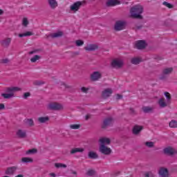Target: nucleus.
Listing matches in <instances>:
<instances>
[{"label":"nucleus","instance_id":"f257e3e1","mask_svg":"<svg viewBox=\"0 0 177 177\" xmlns=\"http://www.w3.org/2000/svg\"><path fill=\"white\" fill-rule=\"evenodd\" d=\"M131 17L133 19H138L139 20H143V7L140 5H136L133 6L130 10Z\"/></svg>","mask_w":177,"mask_h":177},{"label":"nucleus","instance_id":"f03ea898","mask_svg":"<svg viewBox=\"0 0 177 177\" xmlns=\"http://www.w3.org/2000/svg\"><path fill=\"white\" fill-rule=\"evenodd\" d=\"M85 5H86V0L76 1L70 6V10L75 13V12H78V10H80L82 6H85Z\"/></svg>","mask_w":177,"mask_h":177},{"label":"nucleus","instance_id":"7ed1b4c3","mask_svg":"<svg viewBox=\"0 0 177 177\" xmlns=\"http://www.w3.org/2000/svg\"><path fill=\"white\" fill-rule=\"evenodd\" d=\"M127 27V21L118 20L116 21L114 25L115 31H122V30H125Z\"/></svg>","mask_w":177,"mask_h":177},{"label":"nucleus","instance_id":"20e7f679","mask_svg":"<svg viewBox=\"0 0 177 177\" xmlns=\"http://www.w3.org/2000/svg\"><path fill=\"white\" fill-rule=\"evenodd\" d=\"M48 109L53 111H59V110H63V105L57 102H52L48 104Z\"/></svg>","mask_w":177,"mask_h":177},{"label":"nucleus","instance_id":"39448f33","mask_svg":"<svg viewBox=\"0 0 177 177\" xmlns=\"http://www.w3.org/2000/svg\"><path fill=\"white\" fill-rule=\"evenodd\" d=\"M111 95H113V89L108 88H105L104 91H102L101 96L102 99L106 100V99H109V97H110Z\"/></svg>","mask_w":177,"mask_h":177},{"label":"nucleus","instance_id":"423d86ee","mask_svg":"<svg viewBox=\"0 0 177 177\" xmlns=\"http://www.w3.org/2000/svg\"><path fill=\"white\" fill-rule=\"evenodd\" d=\"M146 46H147V43H146V41L145 40H138L136 42V44H135V48H136V49H138L140 50L146 49Z\"/></svg>","mask_w":177,"mask_h":177},{"label":"nucleus","instance_id":"0eeeda50","mask_svg":"<svg viewBox=\"0 0 177 177\" xmlns=\"http://www.w3.org/2000/svg\"><path fill=\"white\" fill-rule=\"evenodd\" d=\"M99 150L100 153H102V154H104L105 156H110V153H111V149L103 144L100 146Z\"/></svg>","mask_w":177,"mask_h":177},{"label":"nucleus","instance_id":"6e6552de","mask_svg":"<svg viewBox=\"0 0 177 177\" xmlns=\"http://www.w3.org/2000/svg\"><path fill=\"white\" fill-rule=\"evenodd\" d=\"M163 153L166 156H169L170 157H172L174 154H176V151L171 147H167L163 149Z\"/></svg>","mask_w":177,"mask_h":177},{"label":"nucleus","instance_id":"1a4fd4ad","mask_svg":"<svg viewBox=\"0 0 177 177\" xmlns=\"http://www.w3.org/2000/svg\"><path fill=\"white\" fill-rule=\"evenodd\" d=\"M172 71H174V68H166L163 69L162 75L160 77V80H165V78H167V75L172 74Z\"/></svg>","mask_w":177,"mask_h":177},{"label":"nucleus","instance_id":"9d476101","mask_svg":"<svg viewBox=\"0 0 177 177\" xmlns=\"http://www.w3.org/2000/svg\"><path fill=\"white\" fill-rule=\"evenodd\" d=\"M90 78L93 82L99 81L102 78V73L99 71H95L91 75Z\"/></svg>","mask_w":177,"mask_h":177},{"label":"nucleus","instance_id":"9b49d317","mask_svg":"<svg viewBox=\"0 0 177 177\" xmlns=\"http://www.w3.org/2000/svg\"><path fill=\"white\" fill-rule=\"evenodd\" d=\"M124 64V62L121 60L118 59H113L111 62V66L113 67V68H121Z\"/></svg>","mask_w":177,"mask_h":177},{"label":"nucleus","instance_id":"f8f14e48","mask_svg":"<svg viewBox=\"0 0 177 177\" xmlns=\"http://www.w3.org/2000/svg\"><path fill=\"white\" fill-rule=\"evenodd\" d=\"M12 42V38L7 37L0 41V44L3 48H8V46H10V44Z\"/></svg>","mask_w":177,"mask_h":177},{"label":"nucleus","instance_id":"ddd939ff","mask_svg":"<svg viewBox=\"0 0 177 177\" xmlns=\"http://www.w3.org/2000/svg\"><path fill=\"white\" fill-rule=\"evenodd\" d=\"M111 124H113L112 118H106L104 120L103 124L102 125V129H106L108 127H110Z\"/></svg>","mask_w":177,"mask_h":177},{"label":"nucleus","instance_id":"4468645a","mask_svg":"<svg viewBox=\"0 0 177 177\" xmlns=\"http://www.w3.org/2000/svg\"><path fill=\"white\" fill-rule=\"evenodd\" d=\"M84 49L85 50H88V52H93L99 49V45L96 44H89L88 46L84 47Z\"/></svg>","mask_w":177,"mask_h":177},{"label":"nucleus","instance_id":"2eb2a0df","mask_svg":"<svg viewBox=\"0 0 177 177\" xmlns=\"http://www.w3.org/2000/svg\"><path fill=\"white\" fill-rule=\"evenodd\" d=\"M16 135L19 139H26V138H27V132L26 130L18 129L16 132Z\"/></svg>","mask_w":177,"mask_h":177},{"label":"nucleus","instance_id":"dca6fc26","mask_svg":"<svg viewBox=\"0 0 177 177\" xmlns=\"http://www.w3.org/2000/svg\"><path fill=\"white\" fill-rule=\"evenodd\" d=\"M17 166H12L8 167L5 171L6 175H14V174L17 171Z\"/></svg>","mask_w":177,"mask_h":177},{"label":"nucleus","instance_id":"f3484780","mask_svg":"<svg viewBox=\"0 0 177 177\" xmlns=\"http://www.w3.org/2000/svg\"><path fill=\"white\" fill-rule=\"evenodd\" d=\"M62 35H64V32H63V31H58L55 33L46 35V39H49L50 37H51V38H61Z\"/></svg>","mask_w":177,"mask_h":177},{"label":"nucleus","instance_id":"a211bd4d","mask_svg":"<svg viewBox=\"0 0 177 177\" xmlns=\"http://www.w3.org/2000/svg\"><path fill=\"white\" fill-rule=\"evenodd\" d=\"M19 91H21V88L16 86L7 87L6 88V93H11L12 95H15V92H19Z\"/></svg>","mask_w":177,"mask_h":177},{"label":"nucleus","instance_id":"6ab92c4d","mask_svg":"<svg viewBox=\"0 0 177 177\" xmlns=\"http://www.w3.org/2000/svg\"><path fill=\"white\" fill-rule=\"evenodd\" d=\"M158 174L161 177H168L169 176V172L168 171V169L165 167H160Z\"/></svg>","mask_w":177,"mask_h":177},{"label":"nucleus","instance_id":"aec40b11","mask_svg":"<svg viewBox=\"0 0 177 177\" xmlns=\"http://www.w3.org/2000/svg\"><path fill=\"white\" fill-rule=\"evenodd\" d=\"M142 129L143 126L136 124L133 128L132 132L133 135H139V133H140Z\"/></svg>","mask_w":177,"mask_h":177},{"label":"nucleus","instance_id":"412c9836","mask_svg":"<svg viewBox=\"0 0 177 177\" xmlns=\"http://www.w3.org/2000/svg\"><path fill=\"white\" fill-rule=\"evenodd\" d=\"M142 109L145 114L154 113V108L151 106H142Z\"/></svg>","mask_w":177,"mask_h":177},{"label":"nucleus","instance_id":"4be33fe9","mask_svg":"<svg viewBox=\"0 0 177 177\" xmlns=\"http://www.w3.org/2000/svg\"><path fill=\"white\" fill-rule=\"evenodd\" d=\"M88 157L91 160H96L97 158H99V155H97L96 152L91 151L88 152Z\"/></svg>","mask_w":177,"mask_h":177},{"label":"nucleus","instance_id":"5701e85b","mask_svg":"<svg viewBox=\"0 0 177 177\" xmlns=\"http://www.w3.org/2000/svg\"><path fill=\"white\" fill-rule=\"evenodd\" d=\"M115 5H120L118 0H108L106 2V6H115Z\"/></svg>","mask_w":177,"mask_h":177},{"label":"nucleus","instance_id":"b1692460","mask_svg":"<svg viewBox=\"0 0 177 177\" xmlns=\"http://www.w3.org/2000/svg\"><path fill=\"white\" fill-rule=\"evenodd\" d=\"M48 4L50 5L51 9H56V8H57L59 6L56 0H48Z\"/></svg>","mask_w":177,"mask_h":177},{"label":"nucleus","instance_id":"393cba45","mask_svg":"<svg viewBox=\"0 0 177 177\" xmlns=\"http://www.w3.org/2000/svg\"><path fill=\"white\" fill-rule=\"evenodd\" d=\"M100 142L101 143V145H110V143H111V140H110V138H102L101 139H100Z\"/></svg>","mask_w":177,"mask_h":177},{"label":"nucleus","instance_id":"a878e982","mask_svg":"<svg viewBox=\"0 0 177 177\" xmlns=\"http://www.w3.org/2000/svg\"><path fill=\"white\" fill-rule=\"evenodd\" d=\"M85 149L83 148H73L71 150V154H75L76 153H82Z\"/></svg>","mask_w":177,"mask_h":177},{"label":"nucleus","instance_id":"bb28decb","mask_svg":"<svg viewBox=\"0 0 177 177\" xmlns=\"http://www.w3.org/2000/svg\"><path fill=\"white\" fill-rule=\"evenodd\" d=\"M31 35H34V33L32 32L28 31L25 33L19 34L18 37H19V38H23V37H30Z\"/></svg>","mask_w":177,"mask_h":177},{"label":"nucleus","instance_id":"cd10ccee","mask_svg":"<svg viewBox=\"0 0 177 177\" xmlns=\"http://www.w3.org/2000/svg\"><path fill=\"white\" fill-rule=\"evenodd\" d=\"M140 62H142V59L139 57H134L132 58L131 60V64H139Z\"/></svg>","mask_w":177,"mask_h":177},{"label":"nucleus","instance_id":"c85d7f7f","mask_svg":"<svg viewBox=\"0 0 177 177\" xmlns=\"http://www.w3.org/2000/svg\"><path fill=\"white\" fill-rule=\"evenodd\" d=\"M38 121L41 124H45V122H48V121H49V118L48 116L40 117L38 118Z\"/></svg>","mask_w":177,"mask_h":177},{"label":"nucleus","instance_id":"c756f323","mask_svg":"<svg viewBox=\"0 0 177 177\" xmlns=\"http://www.w3.org/2000/svg\"><path fill=\"white\" fill-rule=\"evenodd\" d=\"M1 96L4 99H12V97H15V94H12V93H1Z\"/></svg>","mask_w":177,"mask_h":177},{"label":"nucleus","instance_id":"7c9ffc66","mask_svg":"<svg viewBox=\"0 0 177 177\" xmlns=\"http://www.w3.org/2000/svg\"><path fill=\"white\" fill-rule=\"evenodd\" d=\"M24 122L26 125H28L29 127H34V120L32 118L26 119L24 120Z\"/></svg>","mask_w":177,"mask_h":177},{"label":"nucleus","instance_id":"2f4dec72","mask_svg":"<svg viewBox=\"0 0 177 177\" xmlns=\"http://www.w3.org/2000/svg\"><path fill=\"white\" fill-rule=\"evenodd\" d=\"M21 161L22 162L28 164V162H34V159H32V158L24 157L21 158Z\"/></svg>","mask_w":177,"mask_h":177},{"label":"nucleus","instance_id":"473e14b6","mask_svg":"<svg viewBox=\"0 0 177 177\" xmlns=\"http://www.w3.org/2000/svg\"><path fill=\"white\" fill-rule=\"evenodd\" d=\"M158 104L160 107H167V102L165 101L164 98H160L158 102Z\"/></svg>","mask_w":177,"mask_h":177},{"label":"nucleus","instance_id":"72a5a7b5","mask_svg":"<svg viewBox=\"0 0 177 177\" xmlns=\"http://www.w3.org/2000/svg\"><path fill=\"white\" fill-rule=\"evenodd\" d=\"M169 127H170V128H177V121L175 120H172L169 123Z\"/></svg>","mask_w":177,"mask_h":177},{"label":"nucleus","instance_id":"f704fd0d","mask_svg":"<svg viewBox=\"0 0 177 177\" xmlns=\"http://www.w3.org/2000/svg\"><path fill=\"white\" fill-rule=\"evenodd\" d=\"M39 59H41V56L36 55H34L33 57L30 59V62L32 63H35L37 60H39Z\"/></svg>","mask_w":177,"mask_h":177},{"label":"nucleus","instance_id":"c9c22d12","mask_svg":"<svg viewBox=\"0 0 177 177\" xmlns=\"http://www.w3.org/2000/svg\"><path fill=\"white\" fill-rule=\"evenodd\" d=\"M86 175L88 176H95V175H96V171H95L93 169H89L87 171Z\"/></svg>","mask_w":177,"mask_h":177},{"label":"nucleus","instance_id":"e433bc0d","mask_svg":"<svg viewBox=\"0 0 177 177\" xmlns=\"http://www.w3.org/2000/svg\"><path fill=\"white\" fill-rule=\"evenodd\" d=\"M55 168H67V165L63 163H55Z\"/></svg>","mask_w":177,"mask_h":177},{"label":"nucleus","instance_id":"4c0bfd02","mask_svg":"<svg viewBox=\"0 0 177 177\" xmlns=\"http://www.w3.org/2000/svg\"><path fill=\"white\" fill-rule=\"evenodd\" d=\"M44 84H45V82L44 81L36 80L33 82V85H35V86H41V85H44Z\"/></svg>","mask_w":177,"mask_h":177},{"label":"nucleus","instance_id":"58836bf2","mask_svg":"<svg viewBox=\"0 0 177 177\" xmlns=\"http://www.w3.org/2000/svg\"><path fill=\"white\" fill-rule=\"evenodd\" d=\"M38 153V150L37 149H29L26 152V154H35Z\"/></svg>","mask_w":177,"mask_h":177},{"label":"nucleus","instance_id":"ea45409f","mask_svg":"<svg viewBox=\"0 0 177 177\" xmlns=\"http://www.w3.org/2000/svg\"><path fill=\"white\" fill-rule=\"evenodd\" d=\"M165 96L167 100V103H170L171 102V99H172V97L171 96V94H169V93L168 92H165Z\"/></svg>","mask_w":177,"mask_h":177},{"label":"nucleus","instance_id":"a19ab883","mask_svg":"<svg viewBox=\"0 0 177 177\" xmlns=\"http://www.w3.org/2000/svg\"><path fill=\"white\" fill-rule=\"evenodd\" d=\"M145 146H147V147H149V149H151V148L154 147V142H152V141L146 142Z\"/></svg>","mask_w":177,"mask_h":177},{"label":"nucleus","instance_id":"79ce46f5","mask_svg":"<svg viewBox=\"0 0 177 177\" xmlns=\"http://www.w3.org/2000/svg\"><path fill=\"white\" fill-rule=\"evenodd\" d=\"M29 24V22H28V19L27 18H24L23 20H22V25L24 26V27H27V26H28Z\"/></svg>","mask_w":177,"mask_h":177},{"label":"nucleus","instance_id":"37998d69","mask_svg":"<svg viewBox=\"0 0 177 177\" xmlns=\"http://www.w3.org/2000/svg\"><path fill=\"white\" fill-rule=\"evenodd\" d=\"M71 129H80L81 128V124H71Z\"/></svg>","mask_w":177,"mask_h":177},{"label":"nucleus","instance_id":"c03bdc74","mask_svg":"<svg viewBox=\"0 0 177 177\" xmlns=\"http://www.w3.org/2000/svg\"><path fill=\"white\" fill-rule=\"evenodd\" d=\"M10 60L8 58L3 59L0 60V63L1 64H8V63H10Z\"/></svg>","mask_w":177,"mask_h":177},{"label":"nucleus","instance_id":"a18cd8bd","mask_svg":"<svg viewBox=\"0 0 177 177\" xmlns=\"http://www.w3.org/2000/svg\"><path fill=\"white\" fill-rule=\"evenodd\" d=\"M145 177H154L156 176L151 171H147L145 173Z\"/></svg>","mask_w":177,"mask_h":177},{"label":"nucleus","instance_id":"49530a36","mask_svg":"<svg viewBox=\"0 0 177 177\" xmlns=\"http://www.w3.org/2000/svg\"><path fill=\"white\" fill-rule=\"evenodd\" d=\"M163 5H165V6H167V8H169V9H172L174 8V5L169 3L167 1H164Z\"/></svg>","mask_w":177,"mask_h":177},{"label":"nucleus","instance_id":"de8ad7c7","mask_svg":"<svg viewBox=\"0 0 177 177\" xmlns=\"http://www.w3.org/2000/svg\"><path fill=\"white\" fill-rule=\"evenodd\" d=\"M76 46H82L84 45V41L78 39L75 41Z\"/></svg>","mask_w":177,"mask_h":177},{"label":"nucleus","instance_id":"09e8293b","mask_svg":"<svg viewBox=\"0 0 177 177\" xmlns=\"http://www.w3.org/2000/svg\"><path fill=\"white\" fill-rule=\"evenodd\" d=\"M30 96H31V93L30 92H26L24 93L23 95V98L24 99H28V97H30Z\"/></svg>","mask_w":177,"mask_h":177},{"label":"nucleus","instance_id":"8fccbe9b","mask_svg":"<svg viewBox=\"0 0 177 177\" xmlns=\"http://www.w3.org/2000/svg\"><path fill=\"white\" fill-rule=\"evenodd\" d=\"M80 55V51L71 52V57H75L76 56Z\"/></svg>","mask_w":177,"mask_h":177},{"label":"nucleus","instance_id":"3c124183","mask_svg":"<svg viewBox=\"0 0 177 177\" xmlns=\"http://www.w3.org/2000/svg\"><path fill=\"white\" fill-rule=\"evenodd\" d=\"M80 89L83 93H88V91H89V88L86 87H82Z\"/></svg>","mask_w":177,"mask_h":177},{"label":"nucleus","instance_id":"603ef678","mask_svg":"<svg viewBox=\"0 0 177 177\" xmlns=\"http://www.w3.org/2000/svg\"><path fill=\"white\" fill-rule=\"evenodd\" d=\"M61 86H65V88H66V89H70V88H71V86H68V85L66 84V83H64V82H62V83H61Z\"/></svg>","mask_w":177,"mask_h":177},{"label":"nucleus","instance_id":"864d4df0","mask_svg":"<svg viewBox=\"0 0 177 177\" xmlns=\"http://www.w3.org/2000/svg\"><path fill=\"white\" fill-rule=\"evenodd\" d=\"M130 114L131 115H136V111L133 108H130Z\"/></svg>","mask_w":177,"mask_h":177},{"label":"nucleus","instance_id":"5fc2aeb1","mask_svg":"<svg viewBox=\"0 0 177 177\" xmlns=\"http://www.w3.org/2000/svg\"><path fill=\"white\" fill-rule=\"evenodd\" d=\"M37 52H41V49H36L29 52V55H34V53H37Z\"/></svg>","mask_w":177,"mask_h":177},{"label":"nucleus","instance_id":"6e6d98bb","mask_svg":"<svg viewBox=\"0 0 177 177\" xmlns=\"http://www.w3.org/2000/svg\"><path fill=\"white\" fill-rule=\"evenodd\" d=\"M116 99L117 100H120V99H122V95L117 94Z\"/></svg>","mask_w":177,"mask_h":177},{"label":"nucleus","instance_id":"4d7b16f0","mask_svg":"<svg viewBox=\"0 0 177 177\" xmlns=\"http://www.w3.org/2000/svg\"><path fill=\"white\" fill-rule=\"evenodd\" d=\"M3 109H5V104H0V110H3Z\"/></svg>","mask_w":177,"mask_h":177},{"label":"nucleus","instance_id":"13d9d810","mask_svg":"<svg viewBox=\"0 0 177 177\" xmlns=\"http://www.w3.org/2000/svg\"><path fill=\"white\" fill-rule=\"evenodd\" d=\"M136 28L138 30H140V29L143 28V25L138 26H136Z\"/></svg>","mask_w":177,"mask_h":177},{"label":"nucleus","instance_id":"bf43d9fd","mask_svg":"<svg viewBox=\"0 0 177 177\" xmlns=\"http://www.w3.org/2000/svg\"><path fill=\"white\" fill-rule=\"evenodd\" d=\"M91 118V115H86V117H85V120H88Z\"/></svg>","mask_w":177,"mask_h":177},{"label":"nucleus","instance_id":"052dcab7","mask_svg":"<svg viewBox=\"0 0 177 177\" xmlns=\"http://www.w3.org/2000/svg\"><path fill=\"white\" fill-rule=\"evenodd\" d=\"M49 176H52V177H56V174H55V173H50Z\"/></svg>","mask_w":177,"mask_h":177},{"label":"nucleus","instance_id":"680f3d73","mask_svg":"<svg viewBox=\"0 0 177 177\" xmlns=\"http://www.w3.org/2000/svg\"><path fill=\"white\" fill-rule=\"evenodd\" d=\"M15 177H24V175L19 174V175L16 176Z\"/></svg>","mask_w":177,"mask_h":177},{"label":"nucleus","instance_id":"e2e57ef3","mask_svg":"<svg viewBox=\"0 0 177 177\" xmlns=\"http://www.w3.org/2000/svg\"><path fill=\"white\" fill-rule=\"evenodd\" d=\"M3 15V10H1V9H0V15Z\"/></svg>","mask_w":177,"mask_h":177},{"label":"nucleus","instance_id":"0e129e2a","mask_svg":"<svg viewBox=\"0 0 177 177\" xmlns=\"http://www.w3.org/2000/svg\"><path fill=\"white\" fill-rule=\"evenodd\" d=\"M72 174H73V175H77V171H72Z\"/></svg>","mask_w":177,"mask_h":177},{"label":"nucleus","instance_id":"69168bd1","mask_svg":"<svg viewBox=\"0 0 177 177\" xmlns=\"http://www.w3.org/2000/svg\"><path fill=\"white\" fill-rule=\"evenodd\" d=\"M3 177H9V176H3Z\"/></svg>","mask_w":177,"mask_h":177}]
</instances>
